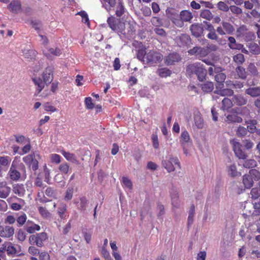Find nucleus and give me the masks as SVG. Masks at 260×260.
<instances>
[{
	"instance_id": "5701e85b",
	"label": "nucleus",
	"mask_w": 260,
	"mask_h": 260,
	"mask_svg": "<svg viewBox=\"0 0 260 260\" xmlns=\"http://www.w3.org/2000/svg\"><path fill=\"white\" fill-rule=\"evenodd\" d=\"M125 8L122 0H118L115 15L118 17H121L125 13Z\"/></svg>"
},
{
	"instance_id": "9d476101",
	"label": "nucleus",
	"mask_w": 260,
	"mask_h": 260,
	"mask_svg": "<svg viewBox=\"0 0 260 260\" xmlns=\"http://www.w3.org/2000/svg\"><path fill=\"white\" fill-rule=\"evenodd\" d=\"M54 68L51 66H48L45 68L42 73L43 80L46 84H50L53 79Z\"/></svg>"
},
{
	"instance_id": "052dcab7",
	"label": "nucleus",
	"mask_w": 260,
	"mask_h": 260,
	"mask_svg": "<svg viewBox=\"0 0 260 260\" xmlns=\"http://www.w3.org/2000/svg\"><path fill=\"white\" fill-rule=\"evenodd\" d=\"M122 181L123 185L126 187L129 190L133 188V183L131 180L126 177H123L122 178Z\"/></svg>"
},
{
	"instance_id": "9b49d317",
	"label": "nucleus",
	"mask_w": 260,
	"mask_h": 260,
	"mask_svg": "<svg viewBox=\"0 0 260 260\" xmlns=\"http://www.w3.org/2000/svg\"><path fill=\"white\" fill-rule=\"evenodd\" d=\"M242 145L239 142L234 141L233 142V150L235 155L240 159H244L247 157L246 154L241 149Z\"/></svg>"
},
{
	"instance_id": "3c124183",
	"label": "nucleus",
	"mask_w": 260,
	"mask_h": 260,
	"mask_svg": "<svg viewBox=\"0 0 260 260\" xmlns=\"http://www.w3.org/2000/svg\"><path fill=\"white\" fill-rule=\"evenodd\" d=\"M225 78L226 75L223 73H218L215 76V81L222 85H223V83L224 82Z\"/></svg>"
},
{
	"instance_id": "c03bdc74",
	"label": "nucleus",
	"mask_w": 260,
	"mask_h": 260,
	"mask_svg": "<svg viewBox=\"0 0 260 260\" xmlns=\"http://www.w3.org/2000/svg\"><path fill=\"white\" fill-rule=\"evenodd\" d=\"M201 17L208 20H210L213 18V15L209 10L205 9L203 10L200 14Z\"/></svg>"
},
{
	"instance_id": "c9c22d12",
	"label": "nucleus",
	"mask_w": 260,
	"mask_h": 260,
	"mask_svg": "<svg viewBox=\"0 0 260 260\" xmlns=\"http://www.w3.org/2000/svg\"><path fill=\"white\" fill-rule=\"evenodd\" d=\"M201 87L204 92H210L214 88V84L212 82H206L205 83L201 84Z\"/></svg>"
},
{
	"instance_id": "c85d7f7f",
	"label": "nucleus",
	"mask_w": 260,
	"mask_h": 260,
	"mask_svg": "<svg viewBox=\"0 0 260 260\" xmlns=\"http://www.w3.org/2000/svg\"><path fill=\"white\" fill-rule=\"evenodd\" d=\"M2 246L4 249H5V252L6 251L8 255H14L17 253L16 248L11 243L6 245L3 244Z\"/></svg>"
},
{
	"instance_id": "a878e982",
	"label": "nucleus",
	"mask_w": 260,
	"mask_h": 260,
	"mask_svg": "<svg viewBox=\"0 0 260 260\" xmlns=\"http://www.w3.org/2000/svg\"><path fill=\"white\" fill-rule=\"evenodd\" d=\"M183 22H190L193 18L192 13L187 10H182L179 14Z\"/></svg>"
},
{
	"instance_id": "4468645a",
	"label": "nucleus",
	"mask_w": 260,
	"mask_h": 260,
	"mask_svg": "<svg viewBox=\"0 0 260 260\" xmlns=\"http://www.w3.org/2000/svg\"><path fill=\"white\" fill-rule=\"evenodd\" d=\"M181 58L180 55L176 52L170 53L166 56L165 59V62L166 65L170 66L174 64L175 62H178L181 60Z\"/></svg>"
},
{
	"instance_id": "412c9836",
	"label": "nucleus",
	"mask_w": 260,
	"mask_h": 260,
	"mask_svg": "<svg viewBox=\"0 0 260 260\" xmlns=\"http://www.w3.org/2000/svg\"><path fill=\"white\" fill-rule=\"evenodd\" d=\"M32 81L37 86L36 90L38 93H40L45 87V82L39 77H33L32 78Z\"/></svg>"
},
{
	"instance_id": "e2e57ef3",
	"label": "nucleus",
	"mask_w": 260,
	"mask_h": 260,
	"mask_svg": "<svg viewBox=\"0 0 260 260\" xmlns=\"http://www.w3.org/2000/svg\"><path fill=\"white\" fill-rule=\"evenodd\" d=\"M247 133H248V131L247 129V128L243 126H240L238 128L237 131V136H241V137L245 136V135H247Z\"/></svg>"
},
{
	"instance_id": "6e6d98bb",
	"label": "nucleus",
	"mask_w": 260,
	"mask_h": 260,
	"mask_svg": "<svg viewBox=\"0 0 260 260\" xmlns=\"http://www.w3.org/2000/svg\"><path fill=\"white\" fill-rule=\"evenodd\" d=\"M49 157L52 163L58 164L61 161V156L59 154L56 153L51 154Z\"/></svg>"
},
{
	"instance_id": "ddd939ff",
	"label": "nucleus",
	"mask_w": 260,
	"mask_h": 260,
	"mask_svg": "<svg viewBox=\"0 0 260 260\" xmlns=\"http://www.w3.org/2000/svg\"><path fill=\"white\" fill-rule=\"evenodd\" d=\"M14 234V228L9 225H0V236L10 238Z\"/></svg>"
},
{
	"instance_id": "393cba45",
	"label": "nucleus",
	"mask_w": 260,
	"mask_h": 260,
	"mask_svg": "<svg viewBox=\"0 0 260 260\" xmlns=\"http://www.w3.org/2000/svg\"><path fill=\"white\" fill-rule=\"evenodd\" d=\"M172 204L174 208H178L180 205L178 193L176 190H173L171 192Z\"/></svg>"
},
{
	"instance_id": "37998d69",
	"label": "nucleus",
	"mask_w": 260,
	"mask_h": 260,
	"mask_svg": "<svg viewBox=\"0 0 260 260\" xmlns=\"http://www.w3.org/2000/svg\"><path fill=\"white\" fill-rule=\"evenodd\" d=\"M228 172L229 175L232 177H235L240 175V173L237 171L236 167L235 165H231L229 167Z\"/></svg>"
},
{
	"instance_id": "4be33fe9",
	"label": "nucleus",
	"mask_w": 260,
	"mask_h": 260,
	"mask_svg": "<svg viewBox=\"0 0 260 260\" xmlns=\"http://www.w3.org/2000/svg\"><path fill=\"white\" fill-rule=\"evenodd\" d=\"M60 152L68 161L76 164H78V161L75 154L66 152L64 150H61Z\"/></svg>"
},
{
	"instance_id": "0e129e2a",
	"label": "nucleus",
	"mask_w": 260,
	"mask_h": 260,
	"mask_svg": "<svg viewBox=\"0 0 260 260\" xmlns=\"http://www.w3.org/2000/svg\"><path fill=\"white\" fill-rule=\"evenodd\" d=\"M14 137L16 139V141L18 143L20 144H24L27 143L28 139L22 135H15Z\"/></svg>"
},
{
	"instance_id": "20e7f679",
	"label": "nucleus",
	"mask_w": 260,
	"mask_h": 260,
	"mask_svg": "<svg viewBox=\"0 0 260 260\" xmlns=\"http://www.w3.org/2000/svg\"><path fill=\"white\" fill-rule=\"evenodd\" d=\"M48 238L47 234L45 232H42L30 235L28 238V242L31 245H36L38 247H42Z\"/></svg>"
},
{
	"instance_id": "a211bd4d",
	"label": "nucleus",
	"mask_w": 260,
	"mask_h": 260,
	"mask_svg": "<svg viewBox=\"0 0 260 260\" xmlns=\"http://www.w3.org/2000/svg\"><path fill=\"white\" fill-rule=\"evenodd\" d=\"M8 9L13 13H18L21 9L20 2L18 0L12 1L8 6Z\"/></svg>"
},
{
	"instance_id": "423d86ee",
	"label": "nucleus",
	"mask_w": 260,
	"mask_h": 260,
	"mask_svg": "<svg viewBox=\"0 0 260 260\" xmlns=\"http://www.w3.org/2000/svg\"><path fill=\"white\" fill-rule=\"evenodd\" d=\"M145 58L148 64L153 65L160 62L163 59V55L156 51L150 50L147 52Z\"/></svg>"
},
{
	"instance_id": "f3484780",
	"label": "nucleus",
	"mask_w": 260,
	"mask_h": 260,
	"mask_svg": "<svg viewBox=\"0 0 260 260\" xmlns=\"http://www.w3.org/2000/svg\"><path fill=\"white\" fill-rule=\"evenodd\" d=\"M41 227L39 224L29 220L27 221L25 225V230L29 234H34L37 231H39Z\"/></svg>"
},
{
	"instance_id": "f8f14e48",
	"label": "nucleus",
	"mask_w": 260,
	"mask_h": 260,
	"mask_svg": "<svg viewBox=\"0 0 260 260\" xmlns=\"http://www.w3.org/2000/svg\"><path fill=\"white\" fill-rule=\"evenodd\" d=\"M203 23L205 24L204 27L205 30L209 31V33L207 35V37L210 40H216L218 37L216 34L214 26L208 22L204 21Z\"/></svg>"
},
{
	"instance_id": "58836bf2",
	"label": "nucleus",
	"mask_w": 260,
	"mask_h": 260,
	"mask_svg": "<svg viewBox=\"0 0 260 260\" xmlns=\"http://www.w3.org/2000/svg\"><path fill=\"white\" fill-rule=\"evenodd\" d=\"M222 24L223 28L225 30L226 34L228 35H232L233 34L235 29L231 24L229 22H223Z\"/></svg>"
},
{
	"instance_id": "dca6fc26",
	"label": "nucleus",
	"mask_w": 260,
	"mask_h": 260,
	"mask_svg": "<svg viewBox=\"0 0 260 260\" xmlns=\"http://www.w3.org/2000/svg\"><path fill=\"white\" fill-rule=\"evenodd\" d=\"M189 36L186 34H181L176 37L175 41L178 46L181 47L186 46L190 42Z\"/></svg>"
},
{
	"instance_id": "bf43d9fd",
	"label": "nucleus",
	"mask_w": 260,
	"mask_h": 260,
	"mask_svg": "<svg viewBox=\"0 0 260 260\" xmlns=\"http://www.w3.org/2000/svg\"><path fill=\"white\" fill-rule=\"evenodd\" d=\"M250 194L253 199H257L260 197V189L257 187L253 188L251 190Z\"/></svg>"
},
{
	"instance_id": "6e6552de",
	"label": "nucleus",
	"mask_w": 260,
	"mask_h": 260,
	"mask_svg": "<svg viewBox=\"0 0 260 260\" xmlns=\"http://www.w3.org/2000/svg\"><path fill=\"white\" fill-rule=\"evenodd\" d=\"M188 53L190 55H195L200 59H201V58L205 57L209 54L208 48L197 46L194 47L188 50Z\"/></svg>"
},
{
	"instance_id": "774afa93",
	"label": "nucleus",
	"mask_w": 260,
	"mask_h": 260,
	"mask_svg": "<svg viewBox=\"0 0 260 260\" xmlns=\"http://www.w3.org/2000/svg\"><path fill=\"white\" fill-rule=\"evenodd\" d=\"M218 8L223 11L227 12L229 10V7L223 2H219L217 4Z\"/></svg>"
},
{
	"instance_id": "bb28decb",
	"label": "nucleus",
	"mask_w": 260,
	"mask_h": 260,
	"mask_svg": "<svg viewBox=\"0 0 260 260\" xmlns=\"http://www.w3.org/2000/svg\"><path fill=\"white\" fill-rule=\"evenodd\" d=\"M79 201V202L75 200L74 204L77 206L78 210L80 211L85 210L87 202L86 198L85 197H80Z\"/></svg>"
},
{
	"instance_id": "a18cd8bd",
	"label": "nucleus",
	"mask_w": 260,
	"mask_h": 260,
	"mask_svg": "<svg viewBox=\"0 0 260 260\" xmlns=\"http://www.w3.org/2000/svg\"><path fill=\"white\" fill-rule=\"evenodd\" d=\"M190 138L188 133L186 131L182 132L180 137V142L182 144L187 143L189 141Z\"/></svg>"
},
{
	"instance_id": "8fccbe9b",
	"label": "nucleus",
	"mask_w": 260,
	"mask_h": 260,
	"mask_svg": "<svg viewBox=\"0 0 260 260\" xmlns=\"http://www.w3.org/2000/svg\"><path fill=\"white\" fill-rule=\"evenodd\" d=\"M257 166V162L253 159H250L245 161L243 166L246 168H253Z\"/></svg>"
},
{
	"instance_id": "69168bd1",
	"label": "nucleus",
	"mask_w": 260,
	"mask_h": 260,
	"mask_svg": "<svg viewBox=\"0 0 260 260\" xmlns=\"http://www.w3.org/2000/svg\"><path fill=\"white\" fill-rule=\"evenodd\" d=\"M77 14L81 16L82 22L85 23H89L88 16L86 12L84 11H81L78 12Z\"/></svg>"
},
{
	"instance_id": "0eeeda50",
	"label": "nucleus",
	"mask_w": 260,
	"mask_h": 260,
	"mask_svg": "<svg viewBox=\"0 0 260 260\" xmlns=\"http://www.w3.org/2000/svg\"><path fill=\"white\" fill-rule=\"evenodd\" d=\"M173 164L180 168V164L177 157H170L162 161V165L168 172H172L175 171V169Z\"/></svg>"
},
{
	"instance_id": "13d9d810",
	"label": "nucleus",
	"mask_w": 260,
	"mask_h": 260,
	"mask_svg": "<svg viewBox=\"0 0 260 260\" xmlns=\"http://www.w3.org/2000/svg\"><path fill=\"white\" fill-rule=\"evenodd\" d=\"M74 192V189L73 187L68 188L66 192L64 197V200L68 201L72 199Z\"/></svg>"
},
{
	"instance_id": "4c0bfd02",
	"label": "nucleus",
	"mask_w": 260,
	"mask_h": 260,
	"mask_svg": "<svg viewBox=\"0 0 260 260\" xmlns=\"http://www.w3.org/2000/svg\"><path fill=\"white\" fill-rule=\"evenodd\" d=\"M217 94L222 96H231L233 95L234 91L232 89L230 88H224L221 90H219L218 91H216L215 92Z\"/></svg>"
},
{
	"instance_id": "6ab92c4d",
	"label": "nucleus",
	"mask_w": 260,
	"mask_h": 260,
	"mask_svg": "<svg viewBox=\"0 0 260 260\" xmlns=\"http://www.w3.org/2000/svg\"><path fill=\"white\" fill-rule=\"evenodd\" d=\"M233 104L237 106H243L246 104L247 100L246 98L241 94L234 95L233 98Z\"/></svg>"
},
{
	"instance_id": "79ce46f5",
	"label": "nucleus",
	"mask_w": 260,
	"mask_h": 260,
	"mask_svg": "<svg viewBox=\"0 0 260 260\" xmlns=\"http://www.w3.org/2000/svg\"><path fill=\"white\" fill-rule=\"evenodd\" d=\"M236 71L239 78L243 79H244L246 78L247 73L245 71V69L243 67L238 66L236 68Z\"/></svg>"
},
{
	"instance_id": "2eb2a0df",
	"label": "nucleus",
	"mask_w": 260,
	"mask_h": 260,
	"mask_svg": "<svg viewBox=\"0 0 260 260\" xmlns=\"http://www.w3.org/2000/svg\"><path fill=\"white\" fill-rule=\"evenodd\" d=\"M191 35L196 38L200 37L203 34L204 28L201 24L193 23L189 27Z\"/></svg>"
},
{
	"instance_id": "7c9ffc66",
	"label": "nucleus",
	"mask_w": 260,
	"mask_h": 260,
	"mask_svg": "<svg viewBox=\"0 0 260 260\" xmlns=\"http://www.w3.org/2000/svg\"><path fill=\"white\" fill-rule=\"evenodd\" d=\"M233 106V100H231L228 98H224L222 100V106L221 109L223 110H228Z\"/></svg>"
},
{
	"instance_id": "864d4df0",
	"label": "nucleus",
	"mask_w": 260,
	"mask_h": 260,
	"mask_svg": "<svg viewBox=\"0 0 260 260\" xmlns=\"http://www.w3.org/2000/svg\"><path fill=\"white\" fill-rule=\"evenodd\" d=\"M26 235L25 232L23 230L20 229L16 234V238L19 241L23 242L26 239Z\"/></svg>"
},
{
	"instance_id": "1a4fd4ad",
	"label": "nucleus",
	"mask_w": 260,
	"mask_h": 260,
	"mask_svg": "<svg viewBox=\"0 0 260 260\" xmlns=\"http://www.w3.org/2000/svg\"><path fill=\"white\" fill-rule=\"evenodd\" d=\"M8 175L12 181H18L21 180V174L13 162L8 172Z\"/></svg>"
},
{
	"instance_id": "aec40b11",
	"label": "nucleus",
	"mask_w": 260,
	"mask_h": 260,
	"mask_svg": "<svg viewBox=\"0 0 260 260\" xmlns=\"http://www.w3.org/2000/svg\"><path fill=\"white\" fill-rule=\"evenodd\" d=\"M13 192L18 196L23 197L25 193V189L23 184H16L13 185Z\"/></svg>"
},
{
	"instance_id": "b1692460",
	"label": "nucleus",
	"mask_w": 260,
	"mask_h": 260,
	"mask_svg": "<svg viewBox=\"0 0 260 260\" xmlns=\"http://www.w3.org/2000/svg\"><path fill=\"white\" fill-rule=\"evenodd\" d=\"M244 7L247 9L251 10L252 8L259 9L260 3L258 0H249L244 2Z\"/></svg>"
},
{
	"instance_id": "72a5a7b5",
	"label": "nucleus",
	"mask_w": 260,
	"mask_h": 260,
	"mask_svg": "<svg viewBox=\"0 0 260 260\" xmlns=\"http://www.w3.org/2000/svg\"><path fill=\"white\" fill-rule=\"evenodd\" d=\"M27 216L25 213L22 212L16 218L17 226L21 227L27 222Z\"/></svg>"
},
{
	"instance_id": "09e8293b",
	"label": "nucleus",
	"mask_w": 260,
	"mask_h": 260,
	"mask_svg": "<svg viewBox=\"0 0 260 260\" xmlns=\"http://www.w3.org/2000/svg\"><path fill=\"white\" fill-rule=\"evenodd\" d=\"M10 188L8 187H3L0 188V198L6 199L10 194Z\"/></svg>"
},
{
	"instance_id": "f704fd0d",
	"label": "nucleus",
	"mask_w": 260,
	"mask_h": 260,
	"mask_svg": "<svg viewBox=\"0 0 260 260\" xmlns=\"http://www.w3.org/2000/svg\"><path fill=\"white\" fill-rule=\"evenodd\" d=\"M67 207L65 204H61L58 209V214L61 219H64L68 215H67Z\"/></svg>"
},
{
	"instance_id": "603ef678",
	"label": "nucleus",
	"mask_w": 260,
	"mask_h": 260,
	"mask_svg": "<svg viewBox=\"0 0 260 260\" xmlns=\"http://www.w3.org/2000/svg\"><path fill=\"white\" fill-rule=\"evenodd\" d=\"M23 53L24 57L27 59H32L35 56L36 52L33 50H24Z\"/></svg>"
},
{
	"instance_id": "49530a36",
	"label": "nucleus",
	"mask_w": 260,
	"mask_h": 260,
	"mask_svg": "<svg viewBox=\"0 0 260 260\" xmlns=\"http://www.w3.org/2000/svg\"><path fill=\"white\" fill-rule=\"evenodd\" d=\"M229 46L232 49H239V45L236 43L235 39L233 37H228Z\"/></svg>"
},
{
	"instance_id": "ea45409f",
	"label": "nucleus",
	"mask_w": 260,
	"mask_h": 260,
	"mask_svg": "<svg viewBox=\"0 0 260 260\" xmlns=\"http://www.w3.org/2000/svg\"><path fill=\"white\" fill-rule=\"evenodd\" d=\"M195 213V206L193 204L191 205L189 211V214L187 219L188 226L190 225L193 222V216Z\"/></svg>"
},
{
	"instance_id": "de8ad7c7",
	"label": "nucleus",
	"mask_w": 260,
	"mask_h": 260,
	"mask_svg": "<svg viewBox=\"0 0 260 260\" xmlns=\"http://www.w3.org/2000/svg\"><path fill=\"white\" fill-rule=\"evenodd\" d=\"M70 166L66 162H64L60 164L58 167V170L59 171L64 174H67L69 171Z\"/></svg>"
},
{
	"instance_id": "cd10ccee",
	"label": "nucleus",
	"mask_w": 260,
	"mask_h": 260,
	"mask_svg": "<svg viewBox=\"0 0 260 260\" xmlns=\"http://www.w3.org/2000/svg\"><path fill=\"white\" fill-rule=\"evenodd\" d=\"M104 7L108 12H110L112 8H113L116 3V0H101Z\"/></svg>"
},
{
	"instance_id": "f257e3e1",
	"label": "nucleus",
	"mask_w": 260,
	"mask_h": 260,
	"mask_svg": "<svg viewBox=\"0 0 260 260\" xmlns=\"http://www.w3.org/2000/svg\"><path fill=\"white\" fill-rule=\"evenodd\" d=\"M186 72L189 75L196 74L200 81H204L207 75V71L200 62L189 64L186 68Z\"/></svg>"
},
{
	"instance_id": "c756f323",
	"label": "nucleus",
	"mask_w": 260,
	"mask_h": 260,
	"mask_svg": "<svg viewBox=\"0 0 260 260\" xmlns=\"http://www.w3.org/2000/svg\"><path fill=\"white\" fill-rule=\"evenodd\" d=\"M245 93L252 97L260 96V87H250L245 90Z\"/></svg>"
},
{
	"instance_id": "2f4dec72",
	"label": "nucleus",
	"mask_w": 260,
	"mask_h": 260,
	"mask_svg": "<svg viewBox=\"0 0 260 260\" xmlns=\"http://www.w3.org/2000/svg\"><path fill=\"white\" fill-rule=\"evenodd\" d=\"M243 183L246 188H251L253 184V181L250 175H244L243 177Z\"/></svg>"
},
{
	"instance_id": "338daca9",
	"label": "nucleus",
	"mask_w": 260,
	"mask_h": 260,
	"mask_svg": "<svg viewBox=\"0 0 260 260\" xmlns=\"http://www.w3.org/2000/svg\"><path fill=\"white\" fill-rule=\"evenodd\" d=\"M85 104L86 108L88 109H92L94 107V104L92 103V99L90 97L85 98Z\"/></svg>"
},
{
	"instance_id": "39448f33",
	"label": "nucleus",
	"mask_w": 260,
	"mask_h": 260,
	"mask_svg": "<svg viewBox=\"0 0 260 260\" xmlns=\"http://www.w3.org/2000/svg\"><path fill=\"white\" fill-rule=\"evenodd\" d=\"M166 13L168 17L176 26L179 28L184 26V24L181 17L175 9L172 8L167 9Z\"/></svg>"
},
{
	"instance_id": "7ed1b4c3",
	"label": "nucleus",
	"mask_w": 260,
	"mask_h": 260,
	"mask_svg": "<svg viewBox=\"0 0 260 260\" xmlns=\"http://www.w3.org/2000/svg\"><path fill=\"white\" fill-rule=\"evenodd\" d=\"M107 23L113 31L122 34H125V24L120 19L111 16L108 18Z\"/></svg>"
},
{
	"instance_id": "a19ab883",
	"label": "nucleus",
	"mask_w": 260,
	"mask_h": 260,
	"mask_svg": "<svg viewBox=\"0 0 260 260\" xmlns=\"http://www.w3.org/2000/svg\"><path fill=\"white\" fill-rule=\"evenodd\" d=\"M147 53L146 51V48H142L139 49L138 50V52L137 54V58L141 61L144 63L145 58L146 57Z\"/></svg>"
},
{
	"instance_id": "5fc2aeb1",
	"label": "nucleus",
	"mask_w": 260,
	"mask_h": 260,
	"mask_svg": "<svg viewBox=\"0 0 260 260\" xmlns=\"http://www.w3.org/2000/svg\"><path fill=\"white\" fill-rule=\"evenodd\" d=\"M194 123L198 128H202L203 127L204 121L201 116L197 115L194 117Z\"/></svg>"
},
{
	"instance_id": "4d7b16f0",
	"label": "nucleus",
	"mask_w": 260,
	"mask_h": 260,
	"mask_svg": "<svg viewBox=\"0 0 260 260\" xmlns=\"http://www.w3.org/2000/svg\"><path fill=\"white\" fill-rule=\"evenodd\" d=\"M249 175L255 180H258L260 179V172L256 169H252L249 171Z\"/></svg>"
},
{
	"instance_id": "f03ea898",
	"label": "nucleus",
	"mask_w": 260,
	"mask_h": 260,
	"mask_svg": "<svg viewBox=\"0 0 260 260\" xmlns=\"http://www.w3.org/2000/svg\"><path fill=\"white\" fill-rule=\"evenodd\" d=\"M41 156L40 154L33 151L24 156L22 158V160L29 169L36 172L39 169L38 159H41Z\"/></svg>"
},
{
	"instance_id": "e433bc0d",
	"label": "nucleus",
	"mask_w": 260,
	"mask_h": 260,
	"mask_svg": "<svg viewBox=\"0 0 260 260\" xmlns=\"http://www.w3.org/2000/svg\"><path fill=\"white\" fill-rule=\"evenodd\" d=\"M157 73L161 78H166L170 76L172 74V71L167 68L158 69Z\"/></svg>"
},
{
	"instance_id": "473e14b6",
	"label": "nucleus",
	"mask_w": 260,
	"mask_h": 260,
	"mask_svg": "<svg viewBox=\"0 0 260 260\" xmlns=\"http://www.w3.org/2000/svg\"><path fill=\"white\" fill-rule=\"evenodd\" d=\"M226 121L229 123H241L242 122V118L237 114H229L226 116Z\"/></svg>"
},
{
	"instance_id": "680f3d73",
	"label": "nucleus",
	"mask_w": 260,
	"mask_h": 260,
	"mask_svg": "<svg viewBox=\"0 0 260 260\" xmlns=\"http://www.w3.org/2000/svg\"><path fill=\"white\" fill-rule=\"evenodd\" d=\"M38 211L41 216L44 218H47L50 216V213L45 207H39L38 208Z\"/></svg>"
}]
</instances>
